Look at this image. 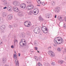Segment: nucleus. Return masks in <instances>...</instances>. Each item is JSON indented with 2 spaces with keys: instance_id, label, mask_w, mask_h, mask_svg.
I'll return each mask as SVG.
<instances>
[{
  "instance_id": "obj_2",
  "label": "nucleus",
  "mask_w": 66,
  "mask_h": 66,
  "mask_svg": "<svg viewBox=\"0 0 66 66\" xmlns=\"http://www.w3.org/2000/svg\"><path fill=\"white\" fill-rule=\"evenodd\" d=\"M34 31L35 33L38 34V33H39L40 29H39V27H37L34 30Z\"/></svg>"
},
{
  "instance_id": "obj_3",
  "label": "nucleus",
  "mask_w": 66,
  "mask_h": 66,
  "mask_svg": "<svg viewBox=\"0 0 66 66\" xmlns=\"http://www.w3.org/2000/svg\"><path fill=\"white\" fill-rule=\"evenodd\" d=\"M42 30L44 33H47L48 32V30L46 27L45 26H43L42 28Z\"/></svg>"
},
{
  "instance_id": "obj_14",
  "label": "nucleus",
  "mask_w": 66,
  "mask_h": 66,
  "mask_svg": "<svg viewBox=\"0 0 66 66\" xmlns=\"http://www.w3.org/2000/svg\"><path fill=\"white\" fill-rule=\"evenodd\" d=\"M51 4L53 6H54L55 5V2L52 1L51 2Z\"/></svg>"
},
{
  "instance_id": "obj_12",
  "label": "nucleus",
  "mask_w": 66,
  "mask_h": 66,
  "mask_svg": "<svg viewBox=\"0 0 66 66\" xmlns=\"http://www.w3.org/2000/svg\"><path fill=\"white\" fill-rule=\"evenodd\" d=\"M8 18L9 19H12V15L11 14H10L8 16Z\"/></svg>"
},
{
  "instance_id": "obj_24",
  "label": "nucleus",
  "mask_w": 66,
  "mask_h": 66,
  "mask_svg": "<svg viewBox=\"0 0 66 66\" xmlns=\"http://www.w3.org/2000/svg\"><path fill=\"white\" fill-rule=\"evenodd\" d=\"M63 27L64 28L66 29V24H64Z\"/></svg>"
},
{
  "instance_id": "obj_35",
  "label": "nucleus",
  "mask_w": 66,
  "mask_h": 66,
  "mask_svg": "<svg viewBox=\"0 0 66 66\" xmlns=\"http://www.w3.org/2000/svg\"><path fill=\"white\" fill-rule=\"evenodd\" d=\"M55 9H60V7L59 6H57L56 7Z\"/></svg>"
},
{
  "instance_id": "obj_15",
  "label": "nucleus",
  "mask_w": 66,
  "mask_h": 66,
  "mask_svg": "<svg viewBox=\"0 0 66 66\" xmlns=\"http://www.w3.org/2000/svg\"><path fill=\"white\" fill-rule=\"evenodd\" d=\"M13 10L15 12H17L19 11V9H14Z\"/></svg>"
},
{
  "instance_id": "obj_29",
  "label": "nucleus",
  "mask_w": 66,
  "mask_h": 66,
  "mask_svg": "<svg viewBox=\"0 0 66 66\" xmlns=\"http://www.w3.org/2000/svg\"><path fill=\"white\" fill-rule=\"evenodd\" d=\"M52 65H53V66L55 65V63L54 62H53L52 63Z\"/></svg>"
},
{
  "instance_id": "obj_36",
  "label": "nucleus",
  "mask_w": 66,
  "mask_h": 66,
  "mask_svg": "<svg viewBox=\"0 0 66 66\" xmlns=\"http://www.w3.org/2000/svg\"><path fill=\"white\" fill-rule=\"evenodd\" d=\"M37 43V41H35L34 42V43L35 45H36V44Z\"/></svg>"
},
{
  "instance_id": "obj_16",
  "label": "nucleus",
  "mask_w": 66,
  "mask_h": 66,
  "mask_svg": "<svg viewBox=\"0 0 66 66\" xmlns=\"http://www.w3.org/2000/svg\"><path fill=\"white\" fill-rule=\"evenodd\" d=\"M6 59L4 58L3 59V63H5L6 62Z\"/></svg>"
},
{
  "instance_id": "obj_17",
  "label": "nucleus",
  "mask_w": 66,
  "mask_h": 66,
  "mask_svg": "<svg viewBox=\"0 0 66 66\" xmlns=\"http://www.w3.org/2000/svg\"><path fill=\"white\" fill-rule=\"evenodd\" d=\"M3 1L4 2V4H7L6 1L5 0H3Z\"/></svg>"
},
{
  "instance_id": "obj_41",
  "label": "nucleus",
  "mask_w": 66,
  "mask_h": 66,
  "mask_svg": "<svg viewBox=\"0 0 66 66\" xmlns=\"http://www.w3.org/2000/svg\"><path fill=\"white\" fill-rule=\"evenodd\" d=\"M16 8L17 9H18V8H17L16 7H13V9H16Z\"/></svg>"
},
{
  "instance_id": "obj_48",
  "label": "nucleus",
  "mask_w": 66,
  "mask_h": 66,
  "mask_svg": "<svg viewBox=\"0 0 66 66\" xmlns=\"http://www.w3.org/2000/svg\"><path fill=\"white\" fill-rule=\"evenodd\" d=\"M1 20V18H0V21Z\"/></svg>"
},
{
  "instance_id": "obj_49",
  "label": "nucleus",
  "mask_w": 66,
  "mask_h": 66,
  "mask_svg": "<svg viewBox=\"0 0 66 66\" xmlns=\"http://www.w3.org/2000/svg\"><path fill=\"white\" fill-rule=\"evenodd\" d=\"M24 43H26V41H24Z\"/></svg>"
},
{
  "instance_id": "obj_21",
  "label": "nucleus",
  "mask_w": 66,
  "mask_h": 66,
  "mask_svg": "<svg viewBox=\"0 0 66 66\" xmlns=\"http://www.w3.org/2000/svg\"><path fill=\"white\" fill-rule=\"evenodd\" d=\"M12 8H13L12 6H8L7 9H12Z\"/></svg>"
},
{
  "instance_id": "obj_32",
  "label": "nucleus",
  "mask_w": 66,
  "mask_h": 66,
  "mask_svg": "<svg viewBox=\"0 0 66 66\" xmlns=\"http://www.w3.org/2000/svg\"><path fill=\"white\" fill-rule=\"evenodd\" d=\"M2 9L3 8V9H7V7L6 6L5 7H1Z\"/></svg>"
},
{
  "instance_id": "obj_13",
  "label": "nucleus",
  "mask_w": 66,
  "mask_h": 66,
  "mask_svg": "<svg viewBox=\"0 0 66 66\" xmlns=\"http://www.w3.org/2000/svg\"><path fill=\"white\" fill-rule=\"evenodd\" d=\"M59 63L60 64H62L63 63H64V61L61 60H60L59 61Z\"/></svg>"
},
{
  "instance_id": "obj_22",
  "label": "nucleus",
  "mask_w": 66,
  "mask_h": 66,
  "mask_svg": "<svg viewBox=\"0 0 66 66\" xmlns=\"http://www.w3.org/2000/svg\"><path fill=\"white\" fill-rule=\"evenodd\" d=\"M34 58L37 61H38V57L36 56H35L34 57Z\"/></svg>"
},
{
  "instance_id": "obj_52",
  "label": "nucleus",
  "mask_w": 66,
  "mask_h": 66,
  "mask_svg": "<svg viewBox=\"0 0 66 66\" xmlns=\"http://www.w3.org/2000/svg\"><path fill=\"white\" fill-rule=\"evenodd\" d=\"M38 2H40V0H38Z\"/></svg>"
},
{
  "instance_id": "obj_46",
  "label": "nucleus",
  "mask_w": 66,
  "mask_h": 66,
  "mask_svg": "<svg viewBox=\"0 0 66 66\" xmlns=\"http://www.w3.org/2000/svg\"><path fill=\"white\" fill-rule=\"evenodd\" d=\"M22 45H25V44L22 43Z\"/></svg>"
},
{
  "instance_id": "obj_11",
  "label": "nucleus",
  "mask_w": 66,
  "mask_h": 66,
  "mask_svg": "<svg viewBox=\"0 0 66 66\" xmlns=\"http://www.w3.org/2000/svg\"><path fill=\"white\" fill-rule=\"evenodd\" d=\"M51 16V14L50 13H48L47 14V15L46 16V18H47V17L48 18H49V17H50V16Z\"/></svg>"
},
{
  "instance_id": "obj_30",
  "label": "nucleus",
  "mask_w": 66,
  "mask_h": 66,
  "mask_svg": "<svg viewBox=\"0 0 66 66\" xmlns=\"http://www.w3.org/2000/svg\"><path fill=\"white\" fill-rule=\"evenodd\" d=\"M20 46H22V42H20Z\"/></svg>"
},
{
  "instance_id": "obj_31",
  "label": "nucleus",
  "mask_w": 66,
  "mask_h": 66,
  "mask_svg": "<svg viewBox=\"0 0 66 66\" xmlns=\"http://www.w3.org/2000/svg\"><path fill=\"white\" fill-rule=\"evenodd\" d=\"M56 11L57 12H60V10H59V9H57Z\"/></svg>"
},
{
  "instance_id": "obj_34",
  "label": "nucleus",
  "mask_w": 66,
  "mask_h": 66,
  "mask_svg": "<svg viewBox=\"0 0 66 66\" xmlns=\"http://www.w3.org/2000/svg\"><path fill=\"white\" fill-rule=\"evenodd\" d=\"M39 18L40 19V20H42V18L40 16L39 17Z\"/></svg>"
},
{
  "instance_id": "obj_37",
  "label": "nucleus",
  "mask_w": 66,
  "mask_h": 66,
  "mask_svg": "<svg viewBox=\"0 0 66 66\" xmlns=\"http://www.w3.org/2000/svg\"><path fill=\"white\" fill-rule=\"evenodd\" d=\"M35 49V50H37V47H34Z\"/></svg>"
},
{
  "instance_id": "obj_50",
  "label": "nucleus",
  "mask_w": 66,
  "mask_h": 66,
  "mask_svg": "<svg viewBox=\"0 0 66 66\" xmlns=\"http://www.w3.org/2000/svg\"><path fill=\"white\" fill-rule=\"evenodd\" d=\"M37 52L38 53H39V51H37Z\"/></svg>"
},
{
  "instance_id": "obj_9",
  "label": "nucleus",
  "mask_w": 66,
  "mask_h": 66,
  "mask_svg": "<svg viewBox=\"0 0 66 66\" xmlns=\"http://www.w3.org/2000/svg\"><path fill=\"white\" fill-rule=\"evenodd\" d=\"M19 2H17L14 1L13 2V4L14 5L17 6L19 5Z\"/></svg>"
},
{
  "instance_id": "obj_28",
  "label": "nucleus",
  "mask_w": 66,
  "mask_h": 66,
  "mask_svg": "<svg viewBox=\"0 0 66 66\" xmlns=\"http://www.w3.org/2000/svg\"><path fill=\"white\" fill-rule=\"evenodd\" d=\"M59 20L60 21H61L62 20V17H60L59 18Z\"/></svg>"
},
{
  "instance_id": "obj_53",
  "label": "nucleus",
  "mask_w": 66,
  "mask_h": 66,
  "mask_svg": "<svg viewBox=\"0 0 66 66\" xmlns=\"http://www.w3.org/2000/svg\"><path fill=\"white\" fill-rule=\"evenodd\" d=\"M30 13H31V12H30Z\"/></svg>"
},
{
  "instance_id": "obj_38",
  "label": "nucleus",
  "mask_w": 66,
  "mask_h": 66,
  "mask_svg": "<svg viewBox=\"0 0 66 66\" xmlns=\"http://www.w3.org/2000/svg\"><path fill=\"white\" fill-rule=\"evenodd\" d=\"M11 47L13 49V48H14V46H13V45L11 46Z\"/></svg>"
},
{
  "instance_id": "obj_47",
  "label": "nucleus",
  "mask_w": 66,
  "mask_h": 66,
  "mask_svg": "<svg viewBox=\"0 0 66 66\" xmlns=\"http://www.w3.org/2000/svg\"><path fill=\"white\" fill-rule=\"evenodd\" d=\"M64 51L65 52H66V49L64 50Z\"/></svg>"
},
{
  "instance_id": "obj_1",
  "label": "nucleus",
  "mask_w": 66,
  "mask_h": 66,
  "mask_svg": "<svg viewBox=\"0 0 66 66\" xmlns=\"http://www.w3.org/2000/svg\"><path fill=\"white\" fill-rule=\"evenodd\" d=\"M54 41V43L57 45L61 44V43H62L63 42V39L60 37H56V38H55Z\"/></svg>"
},
{
  "instance_id": "obj_51",
  "label": "nucleus",
  "mask_w": 66,
  "mask_h": 66,
  "mask_svg": "<svg viewBox=\"0 0 66 66\" xmlns=\"http://www.w3.org/2000/svg\"><path fill=\"white\" fill-rule=\"evenodd\" d=\"M8 0V1H11V0Z\"/></svg>"
},
{
  "instance_id": "obj_4",
  "label": "nucleus",
  "mask_w": 66,
  "mask_h": 66,
  "mask_svg": "<svg viewBox=\"0 0 66 66\" xmlns=\"http://www.w3.org/2000/svg\"><path fill=\"white\" fill-rule=\"evenodd\" d=\"M30 22L29 21H26L24 22V24L26 27H30Z\"/></svg>"
},
{
  "instance_id": "obj_20",
  "label": "nucleus",
  "mask_w": 66,
  "mask_h": 66,
  "mask_svg": "<svg viewBox=\"0 0 66 66\" xmlns=\"http://www.w3.org/2000/svg\"><path fill=\"white\" fill-rule=\"evenodd\" d=\"M34 13L35 14L36 13L35 15H37V14H38V10H37V12L34 11Z\"/></svg>"
},
{
  "instance_id": "obj_33",
  "label": "nucleus",
  "mask_w": 66,
  "mask_h": 66,
  "mask_svg": "<svg viewBox=\"0 0 66 66\" xmlns=\"http://www.w3.org/2000/svg\"><path fill=\"white\" fill-rule=\"evenodd\" d=\"M58 51H61V49H60V48H57V49Z\"/></svg>"
},
{
  "instance_id": "obj_26",
  "label": "nucleus",
  "mask_w": 66,
  "mask_h": 66,
  "mask_svg": "<svg viewBox=\"0 0 66 66\" xmlns=\"http://www.w3.org/2000/svg\"><path fill=\"white\" fill-rule=\"evenodd\" d=\"M13 57L14 59H15V58H16V55L15 54H14L13 55Z\"/></svg>"
},
{
  "instance_id": "obj_19",
  "label": "nucleus",
  "mask_w": 66,
  "mask_h": 66,
  "mask_svg": "<svg viewBox=\"0 0 66 66\" xmlns=\"http://www.w3.org/2000/svg\"><path fill=\"white\" fill-rule=\"evenodd\" d=\"M22 14V12H21V11H19V15H21Z\"/></svg>"
},
{
  "instance_id": "obj_40",
  "label": "nucleus",
  "mask_w": 66,
  "mask_h": 66,
  "mask_svg": "<svg viewBox=\"0 0 66 66\" xmlns=\"http://www.w3.org/2000/svg\"><path fill=\"white\" fill-rule=\"evenodd\" d=\"M38 3H39V4H40V3H41V2L40 1V2H38V1L37 2Z\"/></svg>"
},
{
  "instance_id": "obj_7",
  "label": "nucleus",
  "mask_w": 66,
  "mask_h": 66,
  "mask_svg": "<svg viewBox=\"0 0 66 66\" xmlns=\"http://www.w3.org/2000/svg\"><path fill=\"white\" fill-rule=\"evenodd\" d=\"M5 29V26L4 25H3L1 27V31H4Z\"/></svg>"
},
{
  "instance_id": "obj_39",
  "label": "nucleus",
  "mask_w": 66,
  "mask_h": 66,
  "mask_svg": "<svg viewBox=\"0 0 66 66\" xmlns=\"http://www.w3.org/2000/svg\"><path fill=\"white\" fill-rule=\"evenodd\" d=\"M39 59H40V60H42V58L40 56L39 57Z\"/></svg>"
},
{
  "instance_id": "obj_5",
  "label": "nucleus",
  "mask_w": 66,
  "mask_h": 66,
  "mask_svg": "<svg viewBox=\"0 0 66 66\" xmlns=\"http://www.w3.org/2000/svg\"><path fill=\"white\" fill-rule=\"evenodd\" d=\"M48 53L51 56H52V57L55 56V54L52 51H49Z\"/></svg>"
},
{
  "instance_id": "obj_43",
  "label": "nucleus",
  "mask_w": 66,
  "mask_h": 66,
  "mask_svg": "<svg viewBox=\"0 0 66 66\" xmlns=\"http://www.w3.org/2000/svg\"><path fill=\"white\" fill-rule=\"evenodd\" d=\"M24 40L23 39L21 41V42H22H22H23V40Z\"/></svg>"
},
{
  "instance_id": "obj_44",
  "label": "nucleus",
  "mask_w": 66,
  "mask_h": 66,
  "mask_svg": "<svg viewBox=\"0 0 66 66\" xmlns=\"http://www.w3.org/2000/svg\"><path fill=\"white\" fill-rule=\"evenodd\" d=\"M55 16H54V17L55 18H56V16H57L56 15H55Z\"/></svg>"
},
{
  "instance_id": "obj_45",
  "label": "nucleus",
  "mask_w": 66,
  "mask_h": 66,
  "mask_svg": "<svg viewBox=\"0 0 66 66\" xmlns=\"http://www.w3.org/2000/svg\"><path fill=\"white\" fill-rule=\"evenodd\" d=\"M18 55H19V56H20V53L18 54Z\"/></svg>"
},
{
  "instance_id": "obj_25",
  "label": "nucleus",
  "mask_w": 66,
  "mask_h": 66,
  "mask_svg": "<svg viewBox=\"0 0 66 66\" xmlns=\"http://www.w3.org/2000/svg\"><path fill=\"white\" fill-rule=\"evenodd\" d=\"M46 66H50V64L48 63H46Z\"/></svg>"
},
{
  "instance_id": "obj_23",
  "label": "nucleus",
  "mask_w": 66,
  "mask_h": 66,
  "mask_svg": "<svg viewBox=\"0 0 66 66\" xmlns=\"http://www.w3.org/2000/svg\"><path fill=\"white\" fill-rule=\"evenodd\" d=\"M38 66H42V64L40 63L39 62L38 64Z\"/></svg>"
},
{
  "instance_id": "obj_6",
  "label": "nucleus",
  "mask_w": 66,
  "mask_h": 66,
  "mask_svg": "<svg viewBox=\"0 0 66 66\" xmlns=\"http://www.w3.org/2000/svg\"><path fill=\"white\" fill-rule=\"evenodd\" d=\"M21 8L22 9H25L26 7V4L24 3H22L20 6Z\"/></svg>"
},
{
  "instance_id": "obj_18",
  "label": "nucleus",
  "mask_w": 66,
  "mask_h": 66,
  "mask_svg": "<svg viewBox=\"0 0 66 66\" xmlns=\"http://www.w3.org/2000/svg\"><path fill=\"white\" fill-rule=\"evenodd\" d=\"M7 10L9 12H11V11H13V9H8Z\"/></svg>"
},
{
  "instance_id": "obj_8",
  "label": "nucleus",
  "mask_w": 66,
  "mask_h": 66,
  "mask_svg": "<svg viewBox=\"0 0 66 66\" xmlns=\"http://www.w3.org/2000/svg\"><path fill=\"white\" fill-rule=\"evenodd\" d=\"M15 61V63L16 66H19V61L17 60V59H14Z\"/></svg>"
},
{
  "instance_id": "obj_42",
  "label": "nucleus",
  "mask_w": 66,
  "mask_h": 66,
  "mask_svg": "<svg viewBox=\"0 0 66 66\" xmlns=\"http://www.w3.org/2000/svg\"><path fill=\"white\" fill-rule=\"evenodd\" d=\"M3 15L4 17V16H6V14H3Z\"/></svg>"
},
{
  "instance_id": "obj_27",
  "label": "nucleus",
  "mask_w": 66,
  "mask_h": 66,
  "mask_svg": "<svg viewBox=\"0 0 66 66\" xmlns=\"http://www.w3.org/2000/svg\"><path fill=\"white\" fill-rule=\"evenodd\" d=\"M27 3H29L30 4H31V2L30 1H28L27 2Z\"/></svg>"
},
{
  "instance_id": "obj_10",
  "label": "nucleus",
  "mask_w": 66,
  "mask_h": 66,
  "mask_svg": "<svg viewBox=\"0 0 66 66\" xmlns=\"http://www.w3.org/2000/svg\"><path fill=\"white\" fill-rule=\"evenodd\" d=\"M34 9V6L32 5H31L30 6H27V7L26 9Z\"/></svg>"
}]
</instances>
